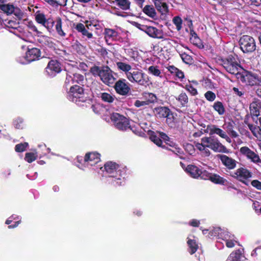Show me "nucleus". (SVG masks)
I'll return each mask as SVG.
<instances>
[{
  "label": "nucleus",
  "mask_w": 261,
  "mask_h": 261,
  "mask_svg": "<svg viewBox=\"0 0 261 261\" xmlns=\"http://www.w3.org/2000/svg\"><path fill=\"white\" fill-rule=\"evenodd\" d=\"M116 66L118 69L125 72L126 76H127V73H129L132 70V66L124 62H116Z\"/></svg>",
  "instance_id": "obj_31"
},
{
  "label": "nucleus",
  "mask_w": 261,
  "mask_h": 261,
  "mask_svg": "<svg viewBox=\"0 0 261 261\" xmlns=\"http://www.w3.org/2000/svg\"><path fill=\"white\" fill-rule=\"evenodd\" d=\"M134 1L139 7H140V8H142L145 0H134Z\"/></svg>",
  "instance_id": "obj_58"
},
{
  "label": "nucleus",
  "mask_w": 261,
  "mask_h": 261,
  "mask_svg": "<svg viewBox=\"0 0 261 261\" xmlns=\"http://www.w3.org/2000/svg\"><path fill=\"white\" fill-rule=\"evenodd\" d=\"M206 156H208L210 154V151L208 148H204V150L202 151Z\"/></svg>",
  "instance_id": "obj_63"
},
{
  "label": "nucleus",
  "mask_w": 261,
  "mask_h": 261,
  "mask_svg": "<svg viewBox=\"0 0 261 261\" xmlns=\"http://www.w3.org/2000/svg\"><path fill=\"white\" fill-rule=\"evenodd\" d=\"M201 143L205 148H209L210 144V137H204L202 138Z\"/></svg>",
  "instance_id": "obj_51"
},
{
  "label": "nucleus",
  "mask_w": 261,
  "mask_h": 261,
  "mask_svg": "<svg viewBox=\"0 0 261 261\" xmlns=\"http://www.w3.org/2000/svg\"><path fill=\"white\" fill-rule=\"evenodd\" d=\"M4 24L8 28L17 29L19 27V23L13 20H5Z\"/></svg>",
  "instance_id": "obj_40"
},
{
  "label": "nucleus",
  "mask_w": 261,
  "mask_h": 261,
  "mask_svg": "<svg viewBox=\"0 0 261 261\" xmlns=\"http://www.w3.org/2000/svg\"><path fill=\"white\" fill-rule=\"evenodd\" d=\"M156 115L159 117H169L170 114V110L167 107H162L155 109Z\"/></svg>",
  "instance_id": "obj_26"
},
{
  "label": "nucleus",
  "mask_w": 261,
  "mask_h": 261,
  "mask_svg": "<svg viewBox=\"0 0 261 261\" xmlns=\"http://www.w3.org/2000/svg\"><path fill=\"white\" fill-rule=\"evenodd\" d=\"M204 96L206 99L210 101H213L216 98L215 94L211 91L206 92Z\"/></svg>",
  "instance_id": "obj_46"
},
{
  "label": "nucleus",
  "mask_w": 261,
  "mask_h": 261,
  "mask_svg": "<svg viewBox=\"0 0 261 261\" xmlns=\"http://www.w3.org/2000/svg\"><path fill=\"white\" fill-rule=\"evenodd\" d=\"M234 174L233 176L234 177L247 186L248 185V183L246 181V179L252 176V174L247 169L243 168L238 169L234 172Z\"/></svg>",
  "instance_id": "obj_15"
},
{
  "label": "nucleus",
  "mask_w": 261,
  "mask_h": 261,
  "mask_svg": "<svg viewBox=\"0 0 261 261\" xmlns=\"http://www.w3.org/2000/svg\"><path fill=\"white\" fill-rule=\"evenodd\" d=\"M185 89L193 95H195L197 93V90L191 85H187L185 87Z\"/></svg>",
  "instance_id": "obj_50"
},
{
  "label": "nucleus",
  "mask_w": 261,
  "mask_h": 261,
  "mask_svg": "<svg viewBox=\"0 0 261 261\" xmlns=\"http://www.w3.org/2000/svg\"><path fill=\"white\" fill-rule=\"evenodd\" d=\"M40 56V50L37 48H32L27 51L25 59L28 62H31L38 59Z\"/></svg>",
  "instance_id": "obj_21"
},
{
  "label": "nucleus",
  "mask_w": 261,
  "mask_h": 261,
  "mask_svg": "<svg viewBox=\"0 0 261 261\" xmlns=\"http://www.w3.org/2000/svg\"><path fill=\"white\" fill-rule=\"evenodd\" d=\"M85 77L83 75L75 73L73 74L72 82V83H76L77 84H82L83 83Z\"/></svg>",
  "instance_id": "obj_38"
},
{
  "label": "nucleus",
  "mask_w": 261,
  "mask_h": 261,
  "mask_svg": "<svg viewBox=\"0 0 261 261\" xmlns=\"http://www.w3.org/2000/svg\"><path fill=\"white\" fill-rule=\"evenodd\" d=\"M52 6H65L68 0H44Z\"/></svg>",
  "instance_id": "obj_39"
},
{
  "label": "nucleus",
  "mask_w": 261,
  "mask_h": 261,
  "mask_svg": "<svg viewBox=\"0 0 261 261\" xmlns=\"http://www.w3.org/2000/svg\"><path fill=\"white\" fill-rule=\"evenodd\" d=\"M168 70L171 73L175 74L176 72L178 71V69L176 67L174 66H169L168 67Z\"/></svg>",
  "instance_id": "obj_57"
},
{
  "label": "nucleus",
  "mask_w": 261,
  "mask_h": 261,
  "mask_svg": "<svg viewBox=\"0 0 261 261\" xmlns=\"http://www.w3.org/2000/svg\"><path fill=\"white\" fill-rule=\"evenodd\" d=\"M237 78L247 85L254 86L261 83V77L245 70L237 74Z\"/></svg>",
  "instance_id": "obj_4"
},
{
  "label": "nucleus",
  "mask_w": 261,
  "mask_h": 261,
  "mask_svg": "<svg viewBox=\"0 0 261 261\" xmlns=\"http://www.w3.org/2000/svg\"><path fill=\"white\" fill-rule=\"evenodd\" d=\"M0 9L8 15L13 14L19 20L21 19L24 15L23 12L12 4H0Z\"/></svg>",
  "instance_id": "obj_9"
},
{
  "label": "nucleus",
  "mask_w": 261,
  "mask_h": 261,
  "mask_svg": "<svg viewBox=\"0 0 261 261\" xmlns=\"http://www.w3.org/2000/svg\"><path fill=\"white\" fill-rule=\"evenodd\" d=\"M156 9L161 13L162 14H166L168 12V7L166 3L162 1H158L154 3Z\"/></svg>",
  "instance_id": "obj_29"
},
{
  "label": "nucleus",
  "mask_w": 261,
  "mask_h": 261,
  "mask_svg": "<svg viewBox=\"0 0 261 261\" xmlns=\"http://www.w3.org/2000/svg\"><path fill=\"white\" fill-rule=\"evenodd\" d=\"M148 72L155 76H160L161 71L157 66H151L148 68Z\"/></svg>",
  "instance_id": "obj_43"
},
{
  "label": "nucleus",
  "mask_w": 261,
  "mask_h": 261,
  "mask_svg": "<svg viewBox=\"0 0 261 261\" xmlns=\"http://www.w3.org/2000/svg\"><path fill=\"white\" fill-rule=\"evenodd\" d=\"M203 175L206 177V179H210L215 184H223L225 181V180L219 175L215 174H212L205 171H204Z\"/></svg>",
  "instance_id": "obj_24"
},
{
  "label": "nucleus",
  "mask_w": 261,
  "mask_h": 261,
  "mask_svg": "<svg viewBox=\"0 0 261 261\" xmlns=\"http://www.w3.org/2000/svg\"><path fill=\"white\" fill-rule=\"evenodd\" d=\"M175 75L179 79H182L184 77V73L179 69H178V71L176 72Z\"/></svg>",
  "instance_id": "obj_59"
},
{
  "label": "nucleus",
  "mask_w": 261,
  "mask_h": 261,
  "mask_svg": "<svg viewBox=\"0 0 261 261\" xmlns=\"http://www.w3.org/2000/svg\"><path fill=\"white\" fill-rule=\"evenodd\" d=\"M143 12L148 16L153 18L156 16V12L152 6L146 5L143 8Z\"/></svg>",
  "instance_id": "obj_32"
},
{
  "label": "nucleus",
  "mask_w": 261,
  "mask_h": 261,
  "mask_svg": "<svg viewBox=\"0 0 261 261\" xmlns=\"http://www.w3.org/2000/svg\"><path fill=\"white\" fill-rule=\"evenodd\" d=\"M181 58L183 61L186 63H188L191 60V57L186 54H181Z\"/></svg>",
  "instance_id": "obj_54"
},
{
  "label": "nucleus",
  "mask_w": 261,
  "mask_h": 261,
  "mask_svg": "<svg viewBox=\"0 0 261 261\" xmlns=\"http://www.w3.org/2000/svg\"><path fill=\"white\" fill-rule=\"evenodd\" d=\"M192 35V37L190 38V40L194 44L198 45L200 42V40L198 37L197 34L195 32L191 33Z\"/></svg>",
  "instance_id": "obj_49"
},
{
  "label": "nucleus",
  "mask_w": 261,
  "mask_h": 261,
  "mask_svg": "<svg viewBox=\"0 0 261 261\" xmlns=\"http://www.w3.org/2000/svg\"><path fill=\"white\" fill-rule=\"evenodd\" d=\"M35 16V20L38 23L41 24L44 27L47 28L48 21L43 13H40L39 11H37L36 13Z\"/></svg>",
  "instance_id": "obj_30"
},
{
  "label": "nucleus",
  "mask_w": 261,
  "mask_h": 261,
  "mask_svg": "<svg viewBox=\"0 0 261 261\" xmlns=\"http://www.w3.org/2000/svg\"><path fill=\"white\" fill-rule=\"evenodd\" d=\"M190 248V253L192 254L194 253L198 248V245L195 240L189 239L187 242Z\"/></svg>",
  "instance_id": "obj_35"
},
{
  "label": "nucleus",
  "mask_w": 261,
  "mask_h": 261,
  "mask_svg": "<svg viewBox=\"0 0 261 261\" xmlns=\"http://www.w3.org/2000/svg\"><path fill=\"white\" fill-rule=\"evenodd\" d=\"M146 98L148 104L151 103H154L156 101V97L153 93H148L147 96H146Z\"/></svg>",
  "instance_id": "obj_47"
},
{
  "label": "nucleus",
  "mask_w": 261,
  "mask_h": 261,
  "mask_svg": "<svg viewBox=\"0 0 261 261\" xmlns=\"http://www.w3.org/2000/svg\"><path fill=\"white\" fill-rule=\"evenodd\" d=\"M68 97L70 100L76 103L86 101L84 89L78 85H74L70 87Z\"/></svg>",
  "instance_id": "obj_6"
},
{
  "label": "nucleus",
  "mask_w": 261,
  "mask_h": 261,
  "mask_svg": "<svg viewBox=\"0 0 261 261\" xmlns=\"http://www.w3.org/2000/svg\"><path fill=\"white\" fill-rule=\"evenodd\" d=\"M199 224V222L196 220H193L190 222V225L193 226H195V227L198 226Z\"/></svg>",
  "instance_id": "obj_60"
},
{
  "label": "nucleus",
  "mask_w": 261,
  "mask_h": 261,
  "mask_svg": "<svg viewBox=\"0 0 261 261\" xmlns=\"http://www.w3.org/2000/svg\"><path fill=\"white\" fill-rule=\"evenodd\" d=\"M148 105H149V104L146 100L145 101H141L139 100H136V101L134 103V105L136 107H138V108L141 107H143V106H146Z\"/></svg>",
  "instance_id": "obj_52"
},
{
  "label": "nucleus",
  "mask_w": 261,
  "mask_h": 261,
  "mask_svg": "<svg viewBox=\"0 0 261 261\" xmlns=\"http://www.w3.org/2000/svg\"><path fill=\"white\" fill-rule=\"evenodd\" d=\"M248 126L249 128V129L252 132H253L255 130V126L253 125V124H249L248 125Z\"/></svg>",
  "instance_id": "obj_64"
},
{
  "label": "nucleus",
  "mask_w": 261,
  "mask_h": 261,
  "mask_svg": "<svg viewBox=\"0 0 261 261\" xmlns=\"http://www.w3.org/2000/svg\"><path fill=\"white\" fill-rule=\"evenodd\" d=\"M104 169L106 172L110 175V176L115 177L116 179V184L121 186L124 182V178H121L122 175L124 174L125 171H122L120 166L116 163L108 162L105 164Z\"/></svg>",
  "instance_id": "obj_3"
},
{
  "label": "nucleus",
  "mask_w": 261,
  "mask_h": 261,
  "mask_svg": "<svg viewBox=\"0 0 261 261\" xmlns=\"http://www.w3.org/2000/svg\"><path fill=\"white\" fill-rule=\"evenodd\" d=\"M186 171L189 173L190 175L193 178H198L200 177L201 178L206 179L204 177V171L202 172L197 167L190 165H188L186 168Z\"/></svg>",
  "instance_id": "obj_20"
},
{
  "label": "nucleus",
  "mask_w": 261,
  "mask_h": 261,
  "mask_svg": "<svg viewBox=\"0 0 261 261\" xmlns=\"http://www.w3.org/2000/svg\"><path fill=\"white\" fill-rule=\"evenodd\" d=\"M103 34L105 35L106 42L109 45L111 44L109 42V41L116 40L118 36L117 32L113 29L109 28H106L105 29Z\"/></svg>",
  "instance_id": "obj_22"
},
{
  "label": "nucleus",
  "mask_w": 261,
  "mask_h": 261,
  "mask_svg": "<svg viewBox=\"0 0 261 261\" xmlns=\"http://www.w3.org/2000/svg\"><path fill=\"white\" fill-rule=\"evenodd\" d=\"M45 69L49 75L54 76L61 71L60 64L57 60H51L48 62Z\"/></svg>",
  "instance_id": "obj_17"
},
{
  "label": "nucleus",
  "mask_w": 261,
  "mask_h": 261,
  "mask_svg": "<svg viewBox=\"0 0 261 261\" xmlns=\"http://www.w3.org/2000/svg\"><path fill=\"white\" fill-rule=\"evenodd\" d=\"M239 43L241 50L244 53H251L256 48L254 39L248 35L242 37L240 39Z\"/></svg>",
  "instance_id": "obj_7"
},
{
  "label": "nucleus",
  "mask_w": 261,
  "mask_h": 261,
  "mask_svg": "<svg viewBox=\"0 0 261 261\" xmlns=\"http://www.w3.org/2000/svg\"><path fill=\"white\" fill-rule=\"evenodd\" d=\"M15 217H14V216H12L10 217H9L6 221V224H9L11 223V222L13 221V220L15 219Z\"/></svg>",
  "instance_id": "obj_62"
},
{
  "label": "nucleus",
  "mask_w": 261,
  "mask_h": 261,
  "mask_svg": "<svg viewBox=\"0 0 261 261\" xmlns=\"http://www.w3.org/2000/svg\"><path fill=\"white\" fill-rule=\"evenodd\" d=\"M232 255L233 261H239L242 257V250L238 249L234 252H232L229 255Z\"/></svg>",
  "instance_id": "obj_41"
},
{
  "label": "nucleus",
  "mask_w": 261,
  "mask_h": 261,
  "mask_svg": "<svg viewBox=\"0 0 261 261\" xmlns=\"http://www.w3.org/2000/svg\"><path fill=\"white\" fill-rule=\"evenodd\" d=\"M234 93L239 96L243 95L244 92L242 91H240L238 88L233 87L232 89Z\"/></svg>",
  "instance_id": "obj_56"
},
{
  "label": "nucleus",
  "mask_w": 261,
  "mask_h": 261,
  "mask_svg": "<svg viewBox=\"0 0 261 261\" xmlns=\"http://www.w3.org/2000/svg\"><path fill=\"white\" fill-rule=\"evenodd\" d=\"M217 158L219 159L223 165L229 170L235 168L237 161L231 158L224 154H218Z\"/></svg>",
  "instance_id": "obj_18"
},
{
  "label": "nucleus",
  "mask_w": 261,
  "mask_h": 261,
  "mask_svg": "<svg viewBox=\"0 0 261 261\" xmlns=\"http://www.w3.org/2000/svg\"><path fill=\"white\" fill-rule=\"evenodd\" d=\"M118 7L123 10H127L130 8V2L129 0H115Z\"/></svg>",
  "instance_id": "obj_33"
},
{
  "label": "nucleus",
  "mask_w": 261,
  "mask_h": 261,
  "mask_svg": "<svg viewBox=\"0 0 261 261\" xmlns=\"http://www.w3.org/2000/svg\"><path fill=\"white\" fill-rule=\"evenodd\" d=\"M28 143H20L15 146V150L17 152H22L25 149L28 147Z\"/></svg>",
  "instance_id": "obj_45"
},
{
  "label": "nucleus",
  "mask_w": 261,
  "mask_h": 261,
  "mask_svg": "<svg viewBox=\"0 0 261 261\" xmlns=\"http://www.w3.org/2000/svg\"><path fill=\"white\" fill-rule=\"evenodd\" d=\"M213 108L215 111H216L219 115H223L225 112V108L220 101L215 102L213 105Z\"/></svg>",
  "instance_id": "obj_36"
},
{
  "label": "nucleus",
  "mask_w": 261,
  "mask_h": 261,
  "mask_svg": "<svg viewBox=\"0 0 261 261\" xmlns=\"http://www.w3.org/2000/svg\"><path fill=\"white\" fill-rule=\"evenodd\" d=\"M100 97L103 101L111 103L114 100V97L111 95V94L106 92L100 93Z\"/></svg>",
  "instance_id": "obj_37"
},
{
  "label": "nucleus",
  "mask_w": 261,
  "mask_h": 261,
  "mask_svg": "<svg viewBox=\"0 0 261 261\" xmlns=\"http://www.w3.org/2000/svg\"><path fill=\"white\" fill-rule=\"evenodd\" d=\"M75 29L81 32L84 36L87 37L88 38H92L93 35L91 33L89 32L85 28V25L81 23H79L75 27Z\"/></svg>",
  "instance_id": "obj_27"
},
{
  "label": "nucleus",
  "mask_w": 261,
  "mask_h": 261,
  "mask_svg": "<svg viewBox=\"0 0 261 261\" xmlns=\"http://www.w3.org/2000/svg\"><path fill=\"white\" fill-rule=\"evenodd\" d=\"M234 123L228 122L223 125V128L226 130L227 133L233 138H237L238 136V133L234 130Z\"/></svg>",
  "instance_id": "obj_25"
},
{
  "label": "nucleus",
  "mask_w": 261,
  "mask_h": 261,
  "mask_svg": "<svg viewBox=\"0 0 261 261\" xmlns=\"http://www.w3.org/2000/svg\"><path fill=\"white\" fill-rule=\"evenodd\" d=\"M219 61L220 64L230 74H235L237 76V74L241 72L240 70L242 69L240 64L237 61V58L232 55L221 58Z\"/></svg>",
  "instance_id": "obj_2"
},
{
  "label": "nucleus",
  "mask_w": 261,
  "mask_h": 261,
  "mask_svg": "<svg viewBox=\"0 0 261 261\" xmlns=\"http://www.w3.org/2000/svg\"><path fill=\"white\" fill-rule=\"evenodd\" d=\"M111 119L115 127L120 130H126L130 127L128 119L118 113H113Z\"/></svg>",
  "instance_id": "obj_8"
},
{
  "label": "nucleus",
  "mask_w": 261,
  "mask_h": 261,
  "mask_svg": "<svg viewBox=\"0 0 261 261\" xmlns=\"http://www.w3.org/2000/svg\"><path fill=\"white\" fill-rule=\"evenodd\" d=\"M126 77L130 82L136 83L141 86H145L148 82L145 73L139 69H132L127 73Z\"/></svg>",
  "instance_id": "obj_5"
},
{
  "label": "nucleus",
  "mask_w": 261,
  "mask_h": 261,
  "mask_svg": "<svg viewBox=\"0 0 261 261\" xmlns=\"http://www.w3.org/2000/svg\"><path fill=\"white\" fill-rule=\"evenodd\" d=\"M182 19L179 16H175L173 19V22L175 25L177 31L181 30L182 28Z\"/></svg>",
  "instance_id": "obj_42"
},
{
  "label": "nucleus",
  "mask_w": 261,
  "mask_h": 261,
  "mask_svg": "<svg viewBox=\"0 0 261 261\" xmlns=\"http://www.w3.org/2000/svg\"><path fill=\"white\" fill-rule=\"evenodd\" d=\"M186 149L188 150L190 154H193L194 152V148L192 144H187L186 145Z\"/></svg>",
  "instance_id": "obj_55"
},
{
  "label": "nucleus",
  "mask_w": 261,
  "mask_h": 261,
  "mask_svg": "<svg viewBox=\"0 0 261 261\" xmlns=\"http://www.w3.org/2000/svg\"><path fill=\"white\" fill-rule=\"evenodd\" d=\"M251 185L258 190H261V182L258 180H253L251 182Z\"/></svg>",
  "instance_id": "obj_53"
},
{
  "label": "nucleus",
  "mask_w": 261,
  "mask_h": 261,
  "mask_svg": "<svg viewBox=\"0 0 261 261\" xmlns=\"http://www.w3.org/2000/svg\"><path fill=\"white\" fill-rule=\"evenodd\" d=\"M196 147L198 149H199L200 151H202L203 150H204V147L202 145L201 143H197L196 145Z\"/></svg>",
  "instance_id": "obj_61"
},
{
  "label": "nucleus",
  "mask_w": 261,
  "mask_h": 261,
  "mask_svg": "<svg viewBox=\"0 0 261 261\" xmlns=\"http://www.w3.org/2000/svg\"><path fill=\"white\" fill-rule=\"evenodd\" d=\"M150 140L154 142L157 146L164 147V145H162V140L166 141H169V137L165 133L160 132H152L150 136Z\"/></svg>",
  "instance_id": "obj_14"
},
{
  "label": "nucleus",
  "mask_w": 261,
  "mask_h": 261,
  "mask_svg": "<svg viewBox=\"0 0 261 261\" xmlns=\"http://www.w3.org/2000/svg\"><path fill=\"white\" fill-rule=\"evenodd\" d=\"M137 27L151 38L156 39L164 38L162 31L158 29L155 27L141 24H137Z\"/></svg>",
  "instance_id": "obj_10"
},
{
  "label": "nucleus",
  "mask_w": 261,
  "mask_h": 261,
  "mask_svg": "<svg viewBox=\"0 0 261 261\" xmlns=\"http://www.w3.org/2000/svg\"><path fill=\"white\" fill-rule=\"evenodd\" d=\"M261 110V101L258 99L254 98L250 105V110L251 114L254 116L257 117L259 115Z\"/></svg>",
  "instance_id": "obj_23"
},
{
  "label": "nucleus",
  "mask_w": 261,
  "mask_h": 261,
  "mask_svg": "<svg viewBox=\"0 0 261 261\" xmlns=\"http://www.w3.org/2000/svg\"><path fill=\"white\" fill-rule=\"evenodd\" d=\"M240 152L253 163H257L261 162L259 155L248 147L244 146L241 147L240 148Z\"/></svg>",
  "instance_id": "obj_16"
},
{
  "label": "nucleus",
  "mask_w": 261,
  "mask_h": 261,
  "mask_svg": "<svg viewBox=\"0 0 261 261\" xmlns=\"http://www.w3.org/2000/svg\"><path fill=\"white\" fill-rule=\"evenodd\" d=\"M210 144L209 148L215 152L228 153L229 150L226 148L217 138L210 137Z\"/></svg>",
  "instance_id": "obj_13"
},
{
  "label": "nucleus",
  "mask_w": 261,
  "mask_h": 261,
  "mask_svg": "<svg viewBox=\"0 0 261 261\" xmlns=\"http://www.w3.org/2000/svg\"><path fill=\"white\" fill-rule=\"evenodd\" d=\"M25 160L28 163H31L36 160V156L33 153H27L25 154Z\"/></svg>",
  "instance_id": "obj_48"
},
{
  "label": "nucleus",
  "mask_w": 261,
  "mask_h": 261,
  "mask_svg": "<svg viewBox=\"0 0 261 261\" xmlns=\"http://www.w3.org/2000/svg\"><path fill=\"white\" fill-rule=\"evenodd\" d=\"M114 88L118 94L124 96L126 95L130 90L129 84L125 79H121L117 81Z\"/></svg>",
  "instance_id": "obj_11"
},
{
  "label": "nucleus",
  "mask_w": 261,
  "mask_h": 261,
  "mask_svg": "<svg viewBox=\"0 0 261 261\" xmlns=\"http://www.w3.org/2000/svg\"><path fill=\"white\" fill-rule=\"evenodd\" d=\"M176 100L179 102L181 107H186L188 103V97L186 93L181 92L177 97H175Z\"/></svg>",
  "instance_id": "obj_28"
},
{
  "label": "nucleus",
  "mask_w": 261,
  "mask_h": 261,
  "mask_svg": "<svg viewBox=\"0 0 261 261\" xmlns=\"http://www.w3.org/2000/svg\"><path fill=\"white\" fill-rule=\"evenodd\" d=\"M56 30L59 35L62 37H64L66 35L65 33L62 30V20L61 19L58 18L56 21Z\"/></svg>",
  "instance_id": "obj_34"
},
{
  "label": "nucleus",
  "mask_w": 261,
  "mask_h": 261,
  "mask_svg": "<svg viewBox=\"0 0 261 261\" xmlns=\"http://www.w3.org/2000/svg\"><path fill=\"white\" fill-rule=\"evenodd\" d=\"M100 161V154L96 152L88 153L84 159L85 164L86 166H94Z\"/></svg>",
  "instance_id": "obj_19"
},
{
  "label": "nucleus",
  "mask_w": 261,
  "mask_h": 261,
  "mask_svg": "<svg viewBox=\"0 0 261 261\" xmlns=\"http://www.w3.org/2000/svg\"><path fill=\"white\" fill-rule=\"evenodd\" d=\"M90 71L94 76H99L100 80L108 86L113 84L116 80L114 76L115 73L108 66H94L90 68Z\"/></svg>",
  "instance_id": "obj_1"
},
{
  "label": "nucleus",
  "mask_w": 261,
  "mask_h": 261,
  "mask_svg": "<svg viewBox=\"0 0 261 261\" xmlns=\"http://www.w3.org/2000/svg\"><path fill=\"white\" fill-rule=\"evenodd\" d=\"M206 130L209 133L210 135L216 134L221 138L225 139L227 142L231 143V142L230 138L228 136L226 133L215 125H208Z\"/></svg>",
  "instance_id": "obj_12"
},
{
  "label": "nucleus",
  "mask_w": 261,
  "mask_h": 261,
  "mask_svg": "<svg viewBox=\"0 0 261 261\" xmlns=\"http://www.w3.org/2000/svg\"><path fill=\"white\" fill-rule=\"evenodd\" d=\"M227 236H224L225 239L226 240V245L228 248H232L234 246V241L231 240L233 236L229 235L227 233Z\"/></svg>",
  "instance_id": "obj_44"
}]
</instances>
